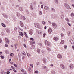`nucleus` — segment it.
Instances as JSON below:
<instances>
[{
    "instance_id": "1",
    "label": "nucleus",
    "mask_w": 74,
    "mask_h": 74,
    "mask_svg": "<svg viewBox=\"0 0 74 74\" xmlns=\"http://www.w3.org/2000/svg\"><path fill=\"white\" fill-rule=\"evenodd\" d=\"M34 25L36 27H37L39 29H41V26L40 24L38 23H35L34 24Z\"/></svg>"
},
{
    "instance_id": "2",
    "label": "nucleus",
    "mask_w": 74,
    "mask_h": 74,
    "mask_svg": "<svg viewBox=\"0 0 74 74\" xmlns=\"http://www.w3.org/2000/svg\"><path fill=\"white\" fill-rule=\"evenodd\" d=\"M45 45H46L47 46H50V43L49 42L47 41V40H45Z\"/></svg>"
},
{
    "instance_id": "3",
    "label": "nucleus",
    "mask_w": 74,
    "mask_h": 74,
    "mask_svg": "<svg viewBox=\"0 0 74 74\" xmlns=\"http://www.w3.org/2000/svg\"><path fill=\"white\" fill-rule=\"evenodd\" d=\"M52 25L54 29H55V28H56L57 27V25H56V24L55 23H52Z\"/></svg>"
},
{
    "instance_id": "4",
    "label": "nucleus",
    "mask_w": 74,
    "mask_h": 74,
    "mask_svg": "<svg viewBox=\"0 0 74 74\" xmlns=\"http://www.w3.org/2000/svg\"><path fill=\"white\" fill-rule=\"evenodd\" d=\"M64 5L67 9H69L70 8V6H69V5L67 4L66 3H64Z\"/></svg>"
},
{
    "instance_id": "5",
    "label": "nucleus",
    "mask_w": 74,
    "mask_h": 74,
    "mask_svg": "<svg viewBox=\"0 0 74 74\" xmlns=\"http://www.w3.org/2000/svg\"><path fill=\"white\" fill-rule=\"evenodd\" d=\"M51 16V17H52L53 19H56V18H58V16L55 14L52 15Z\"/></svg>"
},
{
    "instance_id": "6",
    "label": "nucleus",
    "mask_w": 74,
    "mask_h": 74,
    "mask_svg": "<svg viewBox=\"0 0 74 74\" xmlns=\"http://www.w3.org/2000/svg\"><path fill=\"white\" fill-rule=\"evenodd\" d=\"M60 66L62 69H65V67H64V65H63V64H60Z\"/></svg>"
},
{
    "instance_id": "7",
    "label": "nucleus",
    "mask_w": 74,
    "mask_h": 74,
    "mask_svg": "<svg viewBox=\"0 0 74 74\" xmlns=\"http://www.w3.org/2000/svg\"><path fill=\"white\" fill-rule=\"evenodd\" d=\"M51 11L52 12H55V9L53 8H51Z\"/></svg>"
},
{
    "instance_id": "8",
    "label": "nucleus",
    "mask_w": 74,
    "mask_h": 74,
    "mask_svg": "<svg viewBox=\"0 0 74 74\" xmlns=\"http://www.w3.org/2000/svg\"><path fill=\"white\" fill-rule=\"evenodd\" d=\"M2 15H3V16H4V18H6V19H7L8 18V16L5 15V14H2Z\"/></svg>"
},
{
    "instance_id": "9",
    "label": "nucleus",
    "mask_w": 74,
    "mask_h": 74,
    "mask_svg": "<svg viewBox=\"0 0 74 74\" xmlns=\"http://www.w3.org/2000/svg\"><path fill=\"white\" fill-rule=\"evenodd\" d=\"M20 24L21 27H23V23H22V21H20Z\"/></svg>"
},
{
    "instance_id": "10",
    "label": "nucleus",
    "mask_w": 74,
    "mask_h": 74,
    "mask_svg": "<svg viewBox=\"0 0 74 74\" xmlns=\"http://www.w3.org/2000/svg\"><path fill=\"white\" fill-rule=\"evenodd\" d=\"M5 40L7 44H10V43L9 42V40H8V39H7V38H5Z\"/></svg>"
},
{
    "instance_id": "11",
    "label": "nucleus",
    "mask_w": 74,
    "mask_h": 74,
    "mask_svg": "<svg viewBox=\"0 0 74 74\" xmlns=\"http://www.w3.org/2000/svg\"><path fill=\"white\" fill-rule=\"evenodd\" d=\"M52 29L50 28H49L48 30V32L49 33H51V32H52Z\"/></svg>"
},
{
    "instance_id": "12",
    "label": "nucleus",
    "mask_w": 74,
    "mask_h": 74,
    "mask_svg": "<svg viewBox=\"0 0 74 74\" xmlns=\"http://www.w3.org/2000/svg\"><path fill=\"white\" fill-rule=\"evenodd\" d=\"M57 57L59 59H61L62 58V55L60 54H59L57 55Z\"/></svg>"
},
{
    "instance_id": "13",
    "label": "nucleus",
    "mask_w": 74,
    "mask_h": 74,
    "mask_svg": "<svg viewBox=\"0 0 74 74\" xmlns=\"http://www.w3.org/2000/svg\"><path fill=\"white\" fill-rule=\"evenodd\" d=\"M69 41L72 44H74V42H73V40L71 39H70Z\"/></svg>"
},
{
    "instance_id": "14",
    "label": "nucleus",
    "mask_w": 74,
    "mask_h": 74,
    "mask_svg": "<svg viewBox=\"0 0 74 74\" xmlns=\"http://www.w3.org/2000/svg\"><path fill=\"white\" fill-rule=\"evenodd\" d=\"M33 30H31L29 31V34H31V35H32V34H33Z\"/></svg>"
},
{
    "instance_id": "15",
    "label": "nucleus",
    "mask_w": 74,
    "mask_h": 74,
    "mask_svg": "<svg viewBox=\"0 0 74 74\" xmlns=\"http://www.w3.org/2000/svg\"><path fill=\"white\" fill-rule=\"evenodd\" d=\"M51 73V74H56V72L55 71H52Z\"/></svg>"
},
{
    "instance_id": "16",
    "label": "nucleus",
    "mask_w": 74,
    "mask_h": 74,
    "mask_svg": "<svg viewBox=\"0 0 74 74\" xmlns=\"http://www.w3.org/2000/svg\"><path fill=\"white\" fill-rule=\"evenodd\" d=\"M74 67V66L73 65V64H71L70 65V67L71 69H73V67Z\"/></svg>"
},
{
    "instance_id": "17",
    "label": "nucleus",
    "mask_w": 74,
    "mask_h": 74,
    "mask_svg": "<svg viewBox=\"0 0 74 74\" xmlns=\"http://www.w3.org/2000/svg\"><path fill=\"white\" fill-rule=\"evenodd\" d=\"M30 8L32 10H33V5H30Z\"/></svg>"
},
{
    "instance_id": "18",
    "label": "nucleus",
    "mask_w": 74,
    "mask_h": 74,
    "mask_svg": "<svg viewBox=\"0 0 74 74\" xmlns=\"http://www.w3.org/2000/svg\"><path fill=\"white\" fill-rule=\"evenodd\" d=\"M19 33L21 37H23V33L22 32H20Z\"/></svg>"
},
{
    "instance_id": "19",
    "label": "nucleus",
    "mask_w": 74,
    "mask_h": 74,
    "mask_svg": "<svg viewBox=\"0 0 74 74\" xmlns=\"http://www.w3.org/2000/svg\"><path fill=\"white\" fill-rule=\"evenodd\" d=\"M44 8L45 10H48V9L49 8L48 7L45 6L44 7Z\"/></svg>"
},
{
    "instance_id": "20",
    "label": "nucleus",
    "mask_w": 74,
    "mask_h": 74,
    "mask_svg": "<svg viewBox=\"0 0 74 74\" xmlns=\"http://www.w3.org/2000/svg\"><path fill=\"white\" fill-rule=\"evenodd\" d=\"M54 40L55 41H57V40H59V38H54Z\"/></svg>"
},
{
    "instance_id": "21",
    "label": "nucleus",
    "mask_w": 74,
    "mask_h": 74,
    "mask_svg": "<svg viewBox=\"0 0 74 74\" xmlns=\"http://www.w3.org/2000/svg\"><path fill=\"white\" fill-rule=\"evenodd\" d=\"M37 52H38V53H40V50L39 49H37Z\"/></svg>"
},
{
    "instance_id": "22",
    "label": "nucleus",
    "mask_w": 74,
    "mask_h": 74,
    "mask_svg": "<svg viewBox=\"0 0 74 74\" xmlns=\"http://www.w3.org/2000/svg\"><path fill=\"white\" fill-rule=\"evenodd\" d=\"M21 19H23V20H25V19H26V18H25V17H24V16H22L21 17Z\"/></svg>"
},
{
    "instance_id": "23",
    "label": "nucleus",
    "mask_w": 74,
    "mask_h": 74,
    "mask_svg": "<svg viewBox=\"0 0 74 74\" xmlns=\"http://www.w3.org/2000/svg\"><path fill=\"white\" fill-rule=\"evenodd\" d=\"M24 35H25V36H26V37L27 38V37H28V36H27V35L26 33L25 32H24Z\"/></svg>"
},
{
    "instance_id": "24",
    "label": "nucleus",
    "mask_w": 74,
    "mask_h": 74,
    "mask_svg": "<svg viewBox=\"0 0 74 74\" xmlns=\"http://www.w3.org/2000/svg\"><path fill=\"white\" fill-rule=\"evenodd\" d=\"M2 26L3 27H6V26L5 25V24H4V23H2Z\"/></svg>"
},
{
    "instance_id": "25",
    "label": "nucleus",
    "mask_w": 74,
    "mask_h": 74,
    "mask_svg": "<svg viewBox=\"0 0 74 74\" xmlns=\"http://www.w3.org/2000/svg\"><path fill=\"white\" fill-rule=\"evenodd\" d=\"M19 9L20 10V11H23V8L22 7H20L19 8Z\"/></svg>"
},
{
    "instance_id": "26",
    "label": "nucleus",
    "mask_w": 74,
    "mask_h": 74,
    "mask_svg": "<svg viewBox=\"0 0 74 74\" xmlns=\"http://www.w3.org/2000/svg\"><path fill=\"white\" fill-rule=\"evenodd\" d=\"M16 14H17V15L18 17H19V16H20V14H19V13L18 12H17Z\"/></svg>"
},
{
    "instance_id": "27",
    "label": "nucleus",
    "mask_w": 74,
    "mask_h": 74,
    "mask_svg": "<svg viewBox=\"0 0 74 74\" xmlns=\"http://www.w3.org/2000/svg\"><path fill=\"white\" fill-rule=\"evenodd\" d=\"M5 53L6 54H9V51L7 50H6Z\"/></svg>"
},
{
    "instance_id": "28",
    "label": "nucleus",
    "mask_w": 74,
    "mask_h": 74,
    "mask_svg": "<svg viewBox=\"0 0 74 74\" xmlns=\"http://www.w3.org/2000/svg\"><path fill=\"white\" fill-rule=\"evenodd\" d=\"M64 40H61V42H60V44H64Z\"/></svg>"
},
{
    "instance_id": "29",
    "label": "nucleus",
    "mask_w": 74,
    "mask_h": 74,
    "mask_svg": "<svg viewBox=\"0 0 74 74\" xmlns=\"http://www.w3.org/2000/svg\"><path fill=\"white\" fill-rule=\"evenodd\" d=\"M61 17L62 19H63L64 18V15L62 14L61 15Z\"/></svg>"
},
{
    "instance_id": "30",
    "label": "nucleus",
    "mask_w": 74,
    "mask_h": 74,
    "mask_svg": "<svg viewBox=\"0 0 74 74\" xmlns=\"http://www.w3.org/2000/svg\"><path fill=\"white\" fill-rule=\"evenodd\" d=\"M71 16H72V17H73L74 16V14L73 13H72L71 14Z\"/></svg>"
},
{
    "instance_id": "31",
    "label": "nucleus",
    "mask_w": 74,
    "mask_h": 74,
    "mask_svg": "<svg viewBox=\"0 0 74 74\" xmlns=\"http://www.w3.org/2000/svg\"><path fill=\"white\" fill-rule=\"evenodd\" d=\"M54 1L56 3H57V4H58V0H54Z\"/></svg>"
},
{
    "instance_id": "32",
    "label": "nucleus",
    "mask_w": 74,
    "mask_h": 74,
    "mask_svg": "<svg viewBox=\"0 0 74 74\" xmlns=\"http://www.w3.org/2000/svg\"><path fill=\"white\" fill-rule=\"evenodd\" d=\"M41 33H42V32L41 31H38V34H41Z\"/></svg>"
},
{
    "instance_id": "33",
    "label": "nucleus",
    "mask_w": 74,
    "mask_h": 74,
    "mask_svg": "<svg viewBox=\"0 0 74 74\" xmlns=\"http://www.w3.org/2000/svg\"><path fill=\"white\" fill-rule=\"evenodd\" d=\"M47 50L49 51H51V49L50 48H49L47 47Z\"/></svg>"
},
{
    "instance_id": "34",
    "label": "nucleus",
    "mask_w": 74,
    "mask_h": 74,
    "mask_svg": "<svg viewBox=\"0 0 74 74\" xmlns=\"http://www.w3.org/2000/svg\"><path fill=\"white\" fill-rule=\"evenodd\" d=\"M27 53V56H28V57H29V56H30V54L28 53L27 52L26 53Z\"/></svg>"
},
{
    "instance_id": "35",
    "label": "nucleus",
    "mask_w": 74,
    "mask_h": 74,
    "mask_svg": "<svg viewBox=\"0 0 74 74\" xmlns=\"http://www.w3.org/2000/svg\"><path fill=\"white\" fill-rule=\"evenodd\" d=\"M14 45H15V49H16V48H17V47H16V46H17V45H18V44H15Z\"/></svg>"
},
{
    "instance_id": "36",
    "label": "nucleus",
    "mask_w": 74,
    "mask_h": 74,
    "mask_svg": "<svg viewBox=\"0 0 74 74\" xmlns=\"http://www.w3.org/2000/svg\"><path fill=\"white\" fill-rule=\"evenodd\" d=\"M70 31H68V36H70Z\"/></svg>"
},
{
    "instance_id": "37",
    "label": "nucleus",
    "mask_w": 74,
    "mask_h": 74,
    "mask_svg": "<svg viewBox=\"0 0 74 74\" xmlns=\"http://www.w3.org/2000/svg\"><path fill=\"white\" fill-rule=\"evenodd\" d=\"M65 20L67 21V22H69V20L68 19V18H65Z\"/></svg>"
},
{
    "instance_id": "38",
    "label": "nucleus",
    "mask_w": 74,
    "mask_h": 74,
    "mask_svg": "<svg viewBox=\"0 0 74 74\" xmlns=\"http://www.w3.org/2000/svg\"><path fill=\"white\" fill-rule=\"evenodd\" d=\"M35 73H36V74L38 73V71H35Z\"/></svg>"
},
{
    "instance_id": "39",
    "label": "nucleus",
    "mask_w": 74,
    "mask_h": 74,
    "mask_svg": "<svg viewBox=\"0 0 74 74\" xmlns=\"http://www.w3.org/2000/svg\"><path fill=\"white\" fill-rule=\"evenodd\" d=\"M46 23L45 21H42V24L43 25H45Z\"/></svg>"
},
{
    "instance_id": "40",
    "label": "nucleus",
    "mask_w": 74,
    "mask_h": 74,
    "mask_svg": "<svg viewBox=\"0 0 74 74\" xmlns=\"http://www.w3.org/2000/svg\"><path fill=\"white\" fill-rule=\"evenodd\" d=\"M30 40H32V41H34V39L32 38H30Z\"/></svg>"
},
{
    "instance_id": "41",
    "label": "nucleus",
    "mask_w": 74,
    "mask_h": 74,
    "mask_svg": "<svg viewBox=\"0 0 74 74\" xmlns=\"http://www.w3.org/2000/svg\"><path fill=\"white\" fill-rule=\"evenodd\" d=\"M64 47V48L65 49H66L67 48V45H65Z\"/></svg>"
},
{
    "instance_id": "42",
    "label": "nucleus",
    "mask_w": 74,
    "mask_h": 74,
    "mask_svg": "<svg viewBox=\"0 0 74 74\" xmlns=\"http://www.w3.org/2000/svg\"><path fill=\"white\" fill-rule=\"evenodd\" d=\"M18 28H19V30H21V31H23V30L22 29H21L20 28H19V27H18Z\"/></svg>"
},
{
    "instance_id": "43",
    "label": "nucleus",
    "mask_w": 74,
    "mask_h": 74,
    "mask_svg": "<svg viewBox=\"0 0 74 74\" xmlns=\"http://www.w3.org/2000/svg\"><path fill=\"white\" fill-rule=\"evenodd\" d=\"M39 14H40V15H42V12L41 11H40Z\"/></svg>"
},
{
    "instance_id": "44",
    "label": "nucleus",
    "mask_w": 74,
    "mask_h": 74,
    "mask_svg": "<svg viewBox=\"0 0 74 74\" xmlns=\"http://www.w3.org/2000/svg\"><path fill=\"white\" fill-rule=\"evenodd\" d=\"M1 59H4V56H2L1 57Z\"/></svg>"
},
{
    "instance_id": "45",
    "label": "nucleus",
    "mask_w": 74,
    "mask_h": 74,
    "mask_svg": "<svg viewBox=\"0 0 74 74\" xmlns=\"http://www.w3.org/2000/svg\"><path fill=\"white\" fill-rule=\"evenodd\" d=\"M30 66L32 68H33V65L32 64H30Z\"/></svg>"
},
{
    "instance_id": "46",
    "label": "nucleus",
    "mask_w": 74,
    "mask_h": 74,
    "mask_svg": "<svg viewBox=\"0 0 74 74\" xmlns=\"http://www.w3.org/2000/svg\"><path fill=\"white\" fill-rule=\"evenodd\" d=\"M14 66L15 67H17V65H16L15 64H14Z\"/></svg>"
},
{
    "instance_id": "47",
    "label": "nucleus",
    "mask_w": 74,
    "mask_h": 74,
    "mask_svg": "<svg viewBox=\"0 0 74 74\" xmlns=\"http://www.w3.org/2000/svg\"><path fill=\"white\" fill-rule=\"evenodd\" d=\"M8 45H7V44H5V47H8Z\"/></svg>"
},
{
    "instance_id": "48",
    "label": "nucleus",
    "mask_w": 74,
    "mask_h": 74,
    "mask_svg": "<svg viewBox=\"0 0 74 74\" xmlns=\"http://www.w3.org/2000/svg\"><path fill=\"white\" fill-rule=\"evenodd\" d=\"M46 35V34L45 33L43 34V37H45V36Z\"/></svg>"
},
{
    "instance_id": "49",
    "label": "nucleus",
    "mask_w": 74,
    "mask_h": 74,
    "mask_svg": "<svg viewBox=\"0 0 74 74\" xmlns=\"http://www.w3.org/2000/svg\"><path fill=\"white\" fill-rule=\"evenodd\" d=\"M13 69L14 71V72H15V73H16L17 72L16 71V70L14 69Z\"/></svg>"
},
{
    "instance_id": "50",
    "label": "nucleus",
    "mask_w": 74,
    "mask_h": 74,
    "mask_svg": "<svg viewBox=\"0 0 74 74\" xmlns=\"http://www.w3.org/2000/svg\"><path fill=\"white\" fill-rule=\"evenodd\" d=\"M67 23L68 25L69 26H71V24H70V23Z\"/></svg>"
},
{
    "instance_id": "51",
    "label": "nucleus",
    "mask_w": 74,
    "mask_h": 74,
    "mask_svg": "<svg viewBox=\"0 0 74 74\" xmlns=\"http://www.w3.org/2000/svg\"><path fill=\"white\" fill-rule=\"evenodd\" d=\"M21 71L22 72H23V71H25V70H24V69H22L21 70Z\"/></svg>"
},
{
    "instance_id": "52",
    "label": "nucleus",
    "mask_w": 74,
    "mask_h": 74,
    "mask_svg": "<svg viewBox=\"0 0 74 74\" xmlns=\"http://www.w3.org/2000/svg\"><path fill=\"white\" fill-rule=\"evenodd\" d=\"M14 55V54L12 53H11L10 54V56H13Z\"/></svg>"
},
{
    "instance_id": "53",
    "label": "nucleus",
    "mask_w": 74,
    "mask_h": 74,
    "mask_svg": "<svg viewBox=\"0 0 74 74\" xmlns=\"http://www.w3.org/2000/svg\"><path fill=\"white\" fill-rule=\"evenodd\" d=\"M24 46L25 47V48H27L26 45V44H24Z\"/></svg>"
},
{
    "instance_id": "54",
    "label": "nucleus",
    "mask_w": 74,
    "mask_h": 74,
    "mask_svg": "<svg viewBox=\"0 0 74 74\" xmlns=\"http://www.w3.org/2000/svg\"><path fill=\"white\" fill-rule=\"evenodd\" d=\"M61 37H63V34H61Z\"/></svg>"
},
{
    "instance_id": "55",
    "label": "nucleus",
    "mask_w": 74,
    "mask_h": 74,
    "mask_svg": "<svg viewBox=\"0 0 74 74\" xmlns=\"http://www.w3.org/2000/svg\"><path fill=\"white\" fill-rule=\"evenodd\" d=\"M29 72H30L31 71H32V70H31V68H29Z\"/></svg>"
},
{
    "instance_id": "56",
    "label": "nucleus",
    "mask_w": 74,
    "mask_h": 74,
    "mask_svg": "<svg viewBox=\"0 0 74 74\" xmlns=\"http://www.w3.org/2000/svg\"><path fill=\"white\" fill-rule=\"evenodd\" d=\"M1 42H2V40L0 39V43H1Z\"/></svg>"
},
{
    "instance_id": "57",
    "label": "nucleus",
    "mask_w": 74,
    "mask_h": 74,
    "mask_svg": "<svg viewBox=\"0 0 74 74\" xmlns=\"http://www.w3.org/2000/svg\"><path fill=\"white\" fill-rule=\"evenodd\" d=\"M43 5H41V8H43Z\"/></svg>"
},
{
    "instance_id": "58",
    "label": "nucleus",
    "mask_w": 74,
    "mask_h": 74,
    "mask_svg": "<svg viewBox=\"0 0 74 74\" xmlns=\"http://www.w3.org/2000/svg\"><path fill=\"white\" fill-rule=\"evenodd\" d=\"M72 48L73 49L74 51V46H72Z\"/></svg>"
},
{
    "instance_id": "59",
    "label": "nucleus",
    "mask_w": 74,
    "mask_h": 74,
    "mask_svg": "<svg viewBox=\"0 0 74 74\" xmlns=\"http://www.w3.org/2000/svg\"><path fill=\"white\" fill-rule=\"evenodd\" d=\"M43 62L44 63H46V61H45V60H44Z\"/></svg>"
},
{
    "instance_id": "60",
    "label": "nucleus",
    "mask_w": 74,
    "mask_h": 74,
    "mask_svg": "<svg viewBox=\"0 0 74 74\" xmlns=\"http://www.w3.org/2000/svg\"><path fill=\"white\" fill-rule=\"evenodd\" d=\"M36 64L37 66H38V65H39V62H37L36 63Z\"/></svg>"
},
{
    "instance_id": "61",
    "label": "nucleus",
    "mask_w": 74,
    "mask_h": 74,
    "mask_svg": "<svg viewBox=\"0 0 74 74\" xmlns=\"http://www.w3.org/2000/svg\"><path fill=\"white\" fill-rule=\"evenodd\" d=\"M10 72L9 71H7L6 73L7 74H10Z\"/></svg>"
},
{
    "instance_id": "62",
    "label": "nucleus",
    "mask_w": 74,
    "mask_h": 74,
    "mask_svg": "<svg viewBox=\"0 0 74 74\" xmlns=\"http://www.w3.org/2000/svg\"><path fill=\"white\" fill-rule=\"evenodd\" d=\"M7 32L8 33H10V30H8L7 31Z\"/></svg>"
},
{
    "instance_id": "63",
    "label": "nucleus",
    "mask_w": 74,
    "mask_h": 74,
    "mask_svg": "<svg viewBox=\"0 0 74 74\" xmlns=\"http://www.w3.org/2000/svg\"><path fill=\"white\" fill-rule=\"evenodd\" d=\"M36 3V1H35L34 2V4H35Z\"/></svg>"
},
{
    "instance_id": "64",
    "label": "nucleus",
    "mask_w": 74,
    "mask_h": 74,
    "mask_svg": "<svg viewBox=\"0 0 74 74\" xmlns=\"http://www.w3.org/2000/svg\"><path fill=\"white\" fill-rule=\"evenodd\" d=\"M44 29H45H45H47V26H45V27H44Z\"/></svg>"
}]
</instances>
